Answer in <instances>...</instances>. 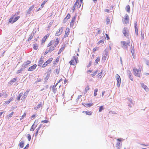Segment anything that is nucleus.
Segmentation results:
<instances>
[{
  "mask_svg": "<svg viewBox=\"0 0 149 149\" xmlns=\"http://www.w3.org/2000/svg\"><path fill=\"white\" fill-rule=\"evenodd\" d=\"M132 70L134 75L136 76L140 77V73H141L142 70L141 65H139L138 66L137 68H136L134 67L133 68Z\"/></svg>",
  "mask_w": 149,
  "mask_h": 149,
  "instance_id": "f03ea898",
  "label": "nucleus"
},
{
  "mask_svg": "<svg viewBox=\"0 0 149 149\" xmlns=\"http://www.w3.org/2000/svg\"><path fill=\"white\" fill-rule=\"evenodd\" d=\"M33 48L34 49L37 50L38 48V45L37 44H35L33 45Z\"/></svg>",
  "mask_w": 149,
  "mask_h": 149,
  "instance_id": "7c9ffc66",
  "label": "nucleus"
},
{
  "mask_svg": "<svg viewBox=\"0 0 149 149\" xmlns=\"http://www.w3.org/2000/svg\"><path fill=\"white\" fill-rule=\"evenodd\" d=\"M76 6L74 5H73L72 8V12H74V10H75V8Z\"/></svg>",
  "mask_w": 149,
  "mask_h": 149,
  "instance_id": "8fccbe9b",
  "label": "nucleus"
},
{
  "mask_svg": "<svg viewBox=\"0 0 149 149\" xmlns=\"http://www.w3.org/2000/svg\"><path fill=\"white\" fill-rule=\"evenodd\" d=\"M53 40H51L50 42L48 44L47 47H49L50 46H51L52 44H53Z\"/></svg>",
  "mask_w": 149,
  "mask_h": 149,
  "instance_id": "c03bdc74",
  "label": "nucleus"
},
{
  "mask_svg": "<svg viewBox=\"0 0 149 149\" xmlns=\"http://www.w3.org/2000/svg\"><path fill=\"white\" fill-rule=\"evenodd\" d=\"M70 32V30L68 28H67L66 29L65 31V34L64 36V38L67 37L68 36L69 33Z\"/></svg>",
  "mask_w": 149,
  "mask_h": 149,
  "instance_id": "4468645a",
  "label": "nucleus"
},
{
  "mask_svg": "<svg viewBox=\"0 0 149 149\" xmlns=\"http://www.w3.org/2000/svg\"><path fill=\"white\" fill-rule=\"evenodd\" d=\"M73 58L75 60V61L76 62V63H77V61L78 57H76L75 56H73Z\"/></svg>",
  "mask_w": 149,
  "mask_h": 149,
  "instance_id": "49530a36",
  "label": "nucleus"
},
{
  "mask_svg": "<svg viewBox=\"0 0 149 149\" xmlns=\"http://www.w3.org/2000/svg\"><path fill=\"white\" fill-rule=\"evenodd\" d=\"M131 52L133 56V58L135 59V54L134 53V48L133 45H131Z\"/></svg>",
  "mask_w": 149,
  "mask_h": 149,
  "instance_id": "1a4fd4ad",
  "label": "nucleus"
},
{
  "mask_svg": "<svg viewBox=\"0 0 149 149\" xmlns=\"http://www.w3.org/2000/svg\"><path fill=\"white\" fill-rule=\"evenodd\" d=\"M36 131L35 133V136H36L38 134V132L39 131V129H36Z\"/></svg>",
  "mask_w": 149,
  "mask_h": 149,
  "instance_id": "13d9d810",
  "label": "nucleus"
},
{
  "mask_svg": "<svg viewBox=\"0 0 149 149\" xmlns=\"http://www.w3.org/2000/svg\"><path fill=\"white\" fill-rule=\"evenodd\" d=\"M30 91V90H27L25 93L24 94V96L26 97L28 94V93Z\"/></svg>",
  "mask_w": 149,
  "mask_h": 149,
  "instance_id": "79ce46f5",
  "label": "nucleus"
},
{
  "mask_svg": "<svg viewBox=\"0 0 149 149\" xmlns=\"http://www.w3.org/2000/svg\"><path fill=\"white\" fill-rule=\"evenodd\" d=\"M49 52V50H48V48H47L46 50V51L45 52L44 54L45 55L46 54Z\"/></svg>",
  "mask_w": 149,
  "mask_h": 149,
  "instance_id": "bf43d9fd",
  "label": "nucleus"
},
{
  "mask_svg": "<svg viewBox=\"0 0 149 149\" xmlns=\"http://www.w3.org/2000/svg\"><path fill=\"white\" fill-rule=\"evenodd\" d=\"M65 48V47H62L59 50L58 52V54H59L61 53V52L63 51Z\"/></svg>",
  "mask_w": 149,
  "mask_h": 149,
  "instance_id": "72a5a7b5",
  "label": "nucleus"
},
{
  "mask_svg": "<svg viewBox=\"0 0 149 149\" xmlns=\"http://www.w3.org/2000/svg\"><path fill=\"white\" fill-rule=\"evenodd\" d=\"M115 77L117 80V86L119 87L120 86L121 82L120 77L118 74H117L116 75Z\"/></svg>",
  "mask_w": 149,
  "mask_h": 149,
  "instance_id": "39448f33",
  "label": "nucleus"
},
{
  "mask_svg": "<svg viewBox=\"0 0 149 149\" xmlns=\"http://www.w3.org/2000/svg\"><path fill=\"white\" fill-rule=\"evenodd\" d=\"M123 33L124 36L126 37H129V30L127 27H124L123 30Z\"/></svg>",
  "mask_w": 149,
  "mask_h": 149,
  "instance_id": "20e7f679",
  "label": "nucleus"
},
{
  "mask_svg": "<svg viewBox=\"0 0 149 149\" xmlns=\"http://www.w3.org/2000/svg\"><path fill=\"white\" fill-rule=\"evenodd\" d=\"M100 61V57H98L95 60V63L96 64H98V63Z\"/></svg>",
  "mask_w": 149,
  "mask_h": 149,
  "instance_id": "473e14b6",
  "label": "nucleus"
},
{
  "mask_svg": "<svg viewBox=\"0 0 149 149\" xmlns=\"http://www.w3.org/2000/svg\"><path fill=\"white\" fill-rule=\"evenodd\" d=\"M89 89V88L88 87V86H87L85 88V93H86L88 91Z\"/></svg>",
  "mask_w": 149,
  "mask_h": 149,
  "instance_id": "09e8293b",
  "label": "nucleus"
},
{
  "mask_svg": "<svg viewBox=\"0 0 149 149\" xmlns=\"http://www.w3.org/2000/svg\"><path fill=\"white\" fill-rule=\"evenodd\" d=\"M48 122V121L47 120H42L41 121V123H47Z\"/></svg>",
  "mask_w": 149,
  "mask_h": 149,
  "instance_id": "3c124183",
  "label": "nucleus"
},
{
  "mask_svg": "<svg viewBox=\"0 0 149 149\" xmlns=\"http://www.w3.org/2000/svg\"><path fill=\"white\" fill-rule=\"evenodd\" d=\"M33 126H34V124L32 125V126L31 127V129L30 130V131H33L34 130V129L33 128Z\"/></svg>",
  "mask_w": 149,
  "mask_h": 149,
  "instance_id": "0e129e2a",
  "label": "nucleus"
},
{
  "mask_svg": "<svg viewBox=\"0 0 149 149\" xmlns=\"http://www.w3.org/2000/svg\"><path fill=\"white\" fill-rule=\"evenodd\" d=\"M83 105L86 107H90L93 105L92 103H83Z\"/></svg>",
  "mask_w": 149,
  "mask_h": 149,
  "instance_id": "a211bd4d",
  "label": "nucleus"
},
{
  "mask_svg": "<svg viewBox=\"0 0 149 149\" xmlns=\"http://www.w3.org/2000/svg\"><path fill=\"white\" fill-rule=\"evenodd\" d=\"M82 2H81L80 1H79L77 3V7L78 8H79L81 5Z\"/></svg>",
  "mask_w": 149,
  "mask_h": 149,
  "instance_id": "ea45409f",
  "label": "nucleus"
},
{
  "mask_svg": "<svg viewBox=\"0 0 149 149\" xmlns=\"http://www.w3.org/2000/svg\"><path fill=\"white\" fill-rule=\"evenodd\" d=\"M104 109V106H100L99 108V111L101 112Z\"/></svg>",
  "mask_w": 149,
  "mask_h": 149,
  "instance_id": "58836bf2",
  "label": "nucleus"
},
{
  "mask_svg": "<svg viewBox=\"0 0 149 149\" xmlns=\"http://www.w3.org/2000/svg\"><path fill=\"white\" fill-rule=\"evenodd\" d=\"M125 9L126 11L128 13H130V7L129 5H128L126 6Z\"/></svg>",
  "mask_w": 149,
  "mask_h": 149,
  "instance_id": "a878e982",
  "label": "nucleus"
},
{
  "mask_svg": "<svg viewBox=\"0 0 149 149\" xmlns=\"http://www.w3.org/2000/svg\"><path fill=\"white\" fill-rule=\"evenodd\" d=\"M108 56V53L106 52L104 54V55L102 57V59L105 60L107 58Z\"/></svg>",
  "mask_w": 149,
  "mask_h": 149,
  "instance_id": "4be33fe9",
  "label": "nucleus"
},
{
  "mask_svg": "<svg viewBox=\"0 0 149 149\" xmlns=\"http://www.w3.org/2000/svg\"><path fill=\"white\" fill-rule=\"evenodd\" d=\"M79 1V0H76V1L75 3H74V5L75 6H77V3Z\"/></svg>",
  "mask_w": 149,
  "mask_h": 149,
  "instance_id": "052dcab7",
  "label": "nucleus"
},
{
  "mask_svg": "<svg viewBox=\"0 0 149 149\" xmlns=\"http://www.w3.org/2000/svg\"><path fill=\"white\" fill-rule=\"evenodd\" d=\"M49 34H47L42 39V43L44 42L47 38L49 37Z\"/></svg>",
  "mask_w": 149,
  "mask_h": 149,
  "instance_id": "bb28decb",
  "label": "nucleus"
},
{
  "mask_svg": "<svg viewBox=\"0 0 149 149\" xmlns=\"http://www.w3.org/2000/svg\"><path fill=\"white\" fill-rule=\"evenodd\" d=\"M96 31H97L96 33V34L97 35L99 34H100V30L99 29H97L96 30Z\"/></svg>",
  "mask_w": 149,
  "mask_h": 149,
  "instance_id": "37998d69",
  "label": "nucleus"
},
{
  "mask_svg": "<svg viewBox=\"0 0 149 149\" xmlns=\"http://www.w3.org/2000/svg\"><path fill=\"white\" fill-rule=\"evenodd\" d=\"M92 63V62H91L90 61V62L89 63V64L87 66V67L88 68L90 67V66H91V65Z\"/></svg>",
  "mask_w": 149,
  "mask_h": 149,
  "instance_id": "774afa93",
  "label": "nucleus"
},
{
  "mask_svg": "<svg viewBox=\"0 0 149 149\" xmlns=\"http://www.w3.org/2000/svg\"><path fill=\"white\" fill-rule=\"evenodd\" d=\"M69 63H70V65H74L76 64L75 62L74 61V60H71L70 61Z\"/></svg>",
  "mask_w": 149,
  "mask_h": 149,
  "instance_id": "2f4dec72",
  "label": "nucleus"
},
{
  "mask_svg": "<svg viewBox=\"0 0 149 149\" xmlns=\"http://www.w3.org/2000/svg\"><path fill=\"white\" fill-rule=\"evenodd\" d=\"M33 36L32 35V34H31L30 36V37H29V38H28V41H29V40H31L32 38H33Z\"/></svg>",
  "mask_w": 149,
  "mask_h": 149,
  "instance_id": "864d4df0",
  "label": "nucleus"
},
{
  "mask_svg": "<svg viewBox=\"0 0 149 149\" xmlns=\"http://www.w3.org/2000/svg\"><path fill=\"white\" fill-rule=\"evenodd\" d=\"M31 63V61L27 60L24 62L21 66L25 69V68L28 67L29 65Z\"/></svg>",
  "mask_w": 149,
  "mask_h": 149,
  "instance_id": "0eeeda50",
  "label": "nucleus"
},
{
  "mask_svg": "<svg viewBox=\"0 0 149 149\" xmlns=\"http://www.w3.org/2000/svg\"><path fill=\"white\" fill-rule=\"evenodd\" d=\"M97 91H98V89H95L94 93V96H96V95H97L96 93L97 92Z\"/></svg>",
  "mask_w": 149,
  "mask_h": 149,
  "instance_id": "a18cd8bd",
  "label": "nucleus"
},
{
  "mask_svg": "<svg viewBox=\"0 0 149 149\" xmlns=\"http://www.w3.org/2000/svg\"><path fill=\"white\" fill-rule=\"evenodd\" d=\"M106 21L107 24H109L110 23V20L108 17L107 18Z\"/></svg>",
  "mask_w": 149,
  "mask_h": 149,
  "instance_id": "a19ab883",
  "label": "nucleus"
},
{
  "mask_svg": "<svg viewBox=\"0 0 149 149\" xmlns=\"http://www.w3.org/2000/svg\"><path fill=\"white\" fill-rule=\"evenodd\" d=\"M63 27H61L59 29V30L58 31H57L55 35L56 36H59L61 34L62 32L63 31Z\"/></svg>",
  "mask_w": 149,
  "mask_h": 149,
  "instance_id": "9b49d317",
  "label": "nucleus"
},
{
  "mask_svg": "<svg viewBox=\"0 0 149 149\" xmlns=\"http://www.w3.org/2000/svg\"><path fill=\"white\" fill-rule=\"evenodd\" d=\"M53 45L54 47L56 46L59 42V40L58 38H56L55 40H53Z\"/></svg>",
  "mask_w": 149,
  "mask_h": 149,
  "instance_id": "f8f14e48",
  "label": "nucleus"
},
{
  "mask_svg": "<svg viewBox=\"0 0 149 149\" xmlns=\"http://www.w3.org/2000/svg\"><path fill=\"white\" fill-rule=\"evenodd\" d=\"M134 27H135V29H136L138 28H137V22H136L134 23Z\"/></svg>",
  "mask_w": 149,
  "mask_h": 149,
  "instance_id": "603ef678",
  "label": "nucleus"
},
{
  "mask_svg": "<svg viewBox=\"0 0 149 149\" xmlns=\"http://www.w3.org/2000/svg\"><path fill=\"white\" fill-rule=\"evenodd\" d=\"M6 93H5L3 92V93H0V97H1V96H3L4 95V94Z\"/></svg>",
  "mask_w": 149,
  "mask_h": 149,
  "instance_id": "69168bd1",
  "label": "nucleus"
},
{
  "mask_svg": "<svg viewBox=\"0 0 149 149\" xmlns=\"http://www.w3.org/2000/svg\"><path fill=\"white\" fill-rule=\"evenodd\" d=\"M76 16H75L72 19L70 23V26H72L74 24V22L76 19Z\"/></svg>",
  "mask_w": 149,
  "mask_h": 149,
  "instance_id": "ddd939ff",
  "label": "nucleus"
},
{
  "mask_svg": "<svg viewBox=\"0 0 149 149\" xmlns=\"http://www.w3.org/2000/svg\"><path fill=\"white\" fill-rule=\"evenodd\" d=\"M52 91L54 94L57 91L56 88L54 86H53L52 88Z\"/></svg>",
  "mask_w": 149,
  "mask_h": 149,
  "instance_id": "f704fd0d",
  "label": "nucleus"
},
{
  "mask_svg": "<svg viewBox=\"0 0 149 149\" xmlns=\"http://www.w3.org/2000/svg\"><path fill=\"white\" fill-rule=\"evenodd\" d=\"M41 80H42V79H38L36 81L35 83H37L38 82L41 81Z\"/></svg>",
  "mask_w": 149,
  "mask_h": 149,
  "instance_id": "4d7b16f0",
  "label": "nucleus"
},
{
  "mask_svg": "<svg viewBox=\"0 0 149 149\" xmlns=\"http://www.w3.org/2000/svg\"><path fill=\"white\" fill-rule=\"evenodd\" d=\"M52 59L53 58H50L46 61V63H47L48 64L50 63L51 61H52Z\"/></svg>",
  "mask_w": 149,
  "mask_h": 149,
  "instance_id": "4c0bfd02",
  "label": "nucleus"
},
{
  "mask_svg": "<svg viewBox=\"0 0 149 149\" xmlns=\"http://www.w3.org/2000/svg\"><path fill=\"white\" fill-rule=\"evenodd\" d=\"M24 69H25L23 67H22L21 66V68L20 70H17L16 72V74H17L20 73L22 72V71L24 70Z\"/></svg>",
  "mask_w": 149,
  "mask_h": 149,
  "instance_id": "b1692460",
  "label": "nucleus"
},
{
  "mask_svg": "<svg viewBox=\"0 0 149 149\" xmlns=\"http://www.w3.org/2000/svg\"><path fill=\"white\" fill-rule=\"evenodd\" d=\"M16 80V78H14L12 80H11L10 81V82H15Z\"/></svg>",
  "mask_w": 149,
  "mask_h": 149,
  "instance_id": "de8ad7c7",
  "label": "nucleus"
},
{
  "mask_svg": "<svg viewBox=\"0 0 149 149\" xmlns=\"http://www.w3.org/2000/svg\"><path fill=\"white\" fill-rule=\"evenodd\" d=\"M135 33L136 34V35H138V29H135Z\"/></svg>",
  "mask_w": 149,
  "mask_h": 149,
  "instance_id": "e2e57ef3",
  "label": "nucleus"
},
{
  "mask_svg": "<svg viewBox=\"0 0 149 149\" xmlns=\"http://www.w3.org/2000/svg\"><path fill=\"white\" fill-rule=\"evenodd\" d=\"M34 5H32L29 8V10H28L27 12V14H29L30 13L31 10L33 8H34Z\"/></svg>",
  "mask_w": 149,
  "mask_h": 149,
  "instance_id": "dca6fc26",
  "label": "nucleus"
},
{
  "mask_svg": "<svg viewBox=\"0 0 149 149\" xmlns=\"http://www.w3.org/2000/svg\"><path fill=\"white\" fill-rule=\"evenodd\" d=\"M127 72L129 74V77L130 78V79L132 81H133V78L132 77V74L131 72L129 70L127 71Z\"/></svg>",
  "mask_w": 149,
  "mask_h": 149,
  "instance_id": "412c9836",
  "label": "nucleus"
},
{
  "mask_svg": "<svg viewBox=\"0 0 149 149\" xmlns=\"http://www.w3.org/2000/svg\"><path fill=\"white\" fill-rule=\"evenodd\" d=\"M29 144H28L26 147L23 149H27L28 148H29Z\"/></svg>",
  "mask_w": 149,
  "mask_h": 149,
  "instance_id": "338daca9",
  "label": "nucleus"
},
{
  "mask_svg": "<svg viewBox=\"0 0 149 149\" xmlns=\"http://www.w3.org/2000/svg\"><path fill=\"white\" fill-rule=\"evenodd\" d=\"M24 145V142L23 141H21L19 143V147L23 148Z\"/></svg>",
  "mask_w": 149,
  "mask_h": 149,
  "instance_id": "c85d7f7f",
  "label": "nucleus"
},
{
  "mask_svg": "<svg viewBox=\"0 0 149 149\" xmlns=\"http://www.w3.org/2000/svg\"><path fill=\"white\" fill-rule=\"evenodd\" d=\"M42 102H40V103L38 104L37 106L35 107H34V109L35 110H36L40 108V107H42Z\"/></svg>",
  "mask_w": 149,
  "mask_h": 149,
  "instance_id": "f3484780",
  "label": "nucleus"
},
{
  "mask_svg": "<svg viewBox=\"0 0 149 149\" xmlns=\"http://www.w3.org/2000/svg\"><path fill=\"white\" fill-rule=\"evenodd\" d=\"M98 44H100L101 43V44H103L104 43V41L101 40H100L98 42Z\"/></svg>",
  "mask_w": 149,
  "mask_h": 149,
  "instance_id": "680f3d73",
  "label": "nucleus"
},
{
  "mask_svg": "<svg viewBox=\"0 0 149 149\" xmlns=\"http://www.w3.org/2000/svg\"><path fill=\"white\" fill-rule=\"evenodd\" d=\"M37 67V65L35 64L33 65L30 67L28 69V71H33L35 70Z\"/></svg>",
  "mask_w": 149,
  "mask_h": 149,
  "instance_id": "9d476101",
  "label": "nucleus"
},
{
  "mask_svg": "<svg viewBox=\"0 0 149 149\" xmlns=\"http://www.w3.org/2000/svg\"><path fill=\"white\" fill-rule=\"evenodd\" d=\"M14 113V112L13 111L12 112L8 114L6 117V119H9V118H11L13 114Z\"/></svg>",
  "mask_w": 149,
  "mask_h": 149,
  "instance_id": "cd10ccee",
  "label": "nucleus"
},
{
  "mask_svg": "<svg viewBox=\"0 0 149 149\" xmlns=\"http://www.w3.org/2000/svg\"><path fill=\"white\" fill-rule=\"evenodd\" d=\"M70 17V15L69 14H68L66 17L64 18L63 20V23H65V22L67 20L69 19Z\"/></svg>",
  "mask_w": 149,
  "mask_h": 149,
  "instance_id": "6ab92c4d",
  "label": "nucleus"
},
{
  "mask_svg": "<svg viewBox=\"0 0 149 149\" xmlns=\"http://www.w3.org/2000/svg\"><path fill=\"white\" fill-rule=\"evenodd\" d=\"M103 71L102 70L101 71L98 73L97 75V77L98 78H101L102 76V72Z\"/></svg>",
  "mask_w": 149,
  "mask_h": 149,
  "instance_id": "aec40b11",
  "label": "nucleus"
},
{
  "mask_svg": "<svg viewBox=\"0 0 149 149\" xmlns=\"http://www.w3.org/2000/svg\"><path fill=\"white\" fill-rule=\"evenodd\" d=\"M54 47L53 46H51L48 49L49 52H51L54 49Z\"/></svg>",
  "mask_w": 149,
  "mask_h": 149,
  "instance_id": "c756f323",
  "label": "nucleus"
},
{
  "mask_svg": "<svg viewBox=\"0 0 149 149\" xmlns=\"http://www.w3.org/2000/svg\"><path fill=\"white\" fill-rule=\"evenodd\" d=\"M48 0H45L42 3V4L41 5V8H42L43 7L44 5L45 4V3Z\"/></svg>",
  "mask_w": 149,
  "mask_h": 149,
  "instance_id": "e433bc0d",
  "label": "nucleus"
},
{
  "mask_svg": "<svg viewBox=\"0 0 149 149\" xmlns=\"http://www.w3.org/2000/svg\"><path fill=\"white\" fill-rule=\"evenodd\" d=\"M14 16H12L9 19V22L11 23H13L17 21L19 18V16H17L13 18Z\"/></svg>",
  "mask_w": 149,
  "mask_h": 149,
  "instance_id": "423d86ee",
  "label": "nucleus"
},
{
  "mask_svg": "<svg viewBox=\"0 0 149 149\" xmlns=\"http://www.w3.org/2000/svg\"><path fill=\"white\" fill-rule=\"evenodd\" d=\"M129 40L127 42H126L125 41H122L121 42V45L122 47L125 49H127L128 47H131V45H132V42L131 41V37H129Z\"/></svg>",
  "mask_w": 149,
  "mask_h": 149,
  "instance_id": "f257e3e1",
  "label": "nucleus"
},
{
  "mask_svg": "<svg viewBox=\"0 0 149 149\" xmlns=\"http://www.w3.org/2000/svg\"><path fill=\"white\" fill-rule=\"evenodd\" d=\"M23 95L22 93H20L19 96L17 97V100L19 101L20 100L21 97H22V95Z\"/></svg>",
  "mask_w": 149,
  "mask_h": 149,
  "instance_id": "c9c22d12",
  "label": "nucleus"
},
{
  "mask_svg": "<svg viewBox=\"0 0 149 149\" xmlns=\"http://www.w3.org/2000/svg\"><path fill=\"white\" fill-rule=\"evenodd\" d=\"M44 57L42 56H41L40 58V59L39 61V63L38 64V65L39 66H40L41 65V64L43 63L44 61L43 60V59Z\"/></svg>",
  "mask_w": 149,
  "mask_h": 149,
  "instance_id": "2eb2a0df",
  "label": "nucleus"
},
{
  "mask_svg": "<svg viewBox=\"0 0 149 149\" xmlns=\"http://www.w3.org/2000/svg\"><path fill=\"white\" fill-rule=\"evenodd\" d=\"M129 18L128 15L127 14L125 15L123 19V24H127L129 23Z\"/></svg>",
  "mask_w": 149,
  "mask_h": 149,
  "instance_id": "7ed1b4c3",
  "label": "nucleus"
},
{
  "mask_svg": "<svg viewBox=\"0 0 149 149\" xmlns=\"http://www.w3.org/2000/svg\"><path fill=\"white\" fill-rule=\"evenodd\" d=\"M142 87L146 91H148V88L147 87L143 84H142L141 85Z\"/></svg>",
  "mask_w": 149,
  "mask_h": 149,
  "instance_id": "393cba45",
  "label": "nucleus"
},
{
  "mask_svg": "<svg viewBox=\"0 0 149 149\" xmlns=\"http://www.w3.org/2000/svg\"><path fill=\"white\" fill-rule=\"evenodd\" d=\"M26 115V113H24V114L22 116V117L20 118V120H21L22 119L24 118L25 116Z\"/></svg>",
  "mask_w": 149,
  "mask_h": 149,
  "instance_id": "5fc2aeb1",
  "label": "nucleus"
},
{
  "mask_svg": "<svg viewBox=\"0 0 149 149\" xmlns=\"http://www.w3.org/2000/svg\"><path fill=\"white\" fill-rule=\"evenodd\" d=\"M28 136H27V138L28 139L29 141H30L31 139V136L30 134L28 135Z\"/></svg>",
  "mask_w": 149,
  "mask_h": 149,
  "instance_id": "6e6d98bb",
  "label": "nucleus"
},
{
  "mask_svg": "<svg viewBox=\"0 0 149 149\" xmlns=\"http://www.w3.org/2000/svg\"><path fill=\"white\" fill-rule=\"evenodd\" d=\"M83 113H85L86 114L88 115H91L92 114V112L91 111H85L83 112Z\"/></svg>",
  "mask_w": 149,
  "mask_h": 149,
  "instance_id": "5701e85b",
  "label": "nucleus"
},
{
  "mask_svg": "<svg viewBox=\"0 0 149 149\" xmlns=\"http://www.w3.org/2000/svg\"><path fill=\"white\" fill-rule=\"evenodd\" d=\"M117 140L118 141L117 143L116 146L118 148H120V147L121 146L122 144L121 141L122 140L119 139H117Z\"/></svg>",
  "mask_w": 149,
  "mask_h": 149,
  "instance_id": "6e6552de",
  "label": "nucleus"
}]
</instances>
